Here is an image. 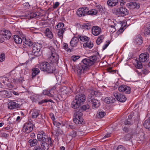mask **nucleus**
Returning a JSON list of instances; mask_svg holds the SVG:
<instances>
[{
	"instance_id": "obj_15",
	"label": "nucleus",
	"mask_w": 150,
	"mask_h": 150,
	"mask_svg": "<svg viewBox=\"0 0 150 150\" xmlns=\"http://www.w3.org/2000/svg\"><path fill=\"white\" fill-rule=\"evenodd\" d=\"M47 137L46 133L43 131L39 132L37 135L38 139L40 142L46 141L47 140Z\"/></svg>"
},
{
	"instance_id": "obj_52",
	"label": "nucleus",
	"mask_w": 150,
	"mask_h": 150,
	"mask_svg": "<svg viewBox=\"0 0 150 150\" xmlns=\"http://www.w3.org/2000/svg\"><path fill=\"white\" fill-rule=\"evenodd\" d=\"M112 68H109L107 69V71L108 72L111 73L113 74L115 73L116 71L115 70H113L112 69Z\"/></svg>"
},
{
	"instance_id": "obj_13",
	"label": "nucleus",
	"mask_w": 150,
	"mask_h": 150,
	"mask_svg": "<svg viewBox=\"0 0 150 150\" xmlns=\"http://www.w3.org/2000/svg\"><path fill=\"white\" fill-rule=\"evenodd\" d=\"M33 125L31 123H25L23 127L22 130L24 132L30 133L33 129Z\"/></svg>"
},
{
	"instance_id": "obj_53",
	"label": "nucleus",
	"mask_w": 150,
	"mask_h": 150,
	"mask_svg": "<svg viewBox=\"0 0 150 150\" xmlns=\"http://www.w3.org/2000/svg\"><path fill=\"white\" fill-rule=\"evenodd\" d=\"M23 7L25 9H26L28 8L30 6V5L28 3H24L23 5Z\"/></svg>"
},
{
	"instance_id": "obj_36",
	"label": "nucleus",
	"mask_w": 150,
	"mask_h": 150,
	"mask_svg": "<svg viewBox=\"0 0 150 150\" xmlns=\"http://www.w3.org/2000/svg\"><path fill=\"white\" fill-rule=\"evenodd\" d=\"M83 46L85 47H87L89 48H91L93 46V44L91 42L87 41L83 44Z\"/></svg>"
},
{
	"instance_id": "obj_42",
	"label": "nucleus",
	"mask_w": 150,
	"mask_h": 150,
	"mask_svg": "<svg viewBox=\"0 0 150 150\" xmlns=\"http://www.w3.org/2000/svg\"><path fill=\"white\" fill-rule=\"evenodd\" d=\"M91 26L89 23H87L86 24H84L82 25V28L85 29L89 30L91 29Z\"/></svg>"
},
{
	"instance_id": "obj_16",
	"label": "nucleus",
	"mask_w": 150,
	"mask_h": 150,
	"mask_svg": "<svg viewBox=\"0 0 150 150\" xmlns=\"http://www.w3.org/2000/svg\"><path fill=\"white\" fill-rule=\"evenodd\" d=\"M118 90L120 92H125L127 94H129L131 91V88L126 85H123L120 86Z\"/></svg>"
},
{
	"instance_id": "obj_8",
	"label": "nucleus",
	"mask_w": 150,
	"mask_h": 150,
	"mask_svg": "<svg viewBox=\"0 0 150 150\" xmlns=\"http://www.w3.org/2000/svg\"><path fill=\"white\" fill-rule=\"evenodd\" d=\"M64 25L62 22L59 23L57 25L55 28L57 30V35L61 39L63 38V35L65 31L66 30L65 28H63Z\"/></svg>"
},
{
	"instance_id": "obj_54",
	"label": "nucleus",
	"mask_w": 150,
	"mask_h": 150,
	"mask_svg": "<svg viewBox=\"0 0 150 150\" xmlns=\"http://www.w3.org/2000/svg\"><path fill=\"white\" fill-rule=\"evenodd\" d=\"M70 135L72 137H75L77 135V132L76 131H73L70 134Z\"/></svg>"
},
{
	"instance_id": "obj_32",
	"label": "nucleus",
	"mask_w": 150,
	"mask_h": 150,
	"mask_svg": "<svg viewBox=\"0 0 150 150\" xmlns=\"http://www.w3.org/2000/svg\"><path fill=\"white\" fill-rule=\"evenodd\" d=\"M143 125L145 128L150 130V119L145 120L144 123Z\"/></svg>"
},
{
	"instance_id": "obj_44",
	"label": "nucleus",
	"mask_w": 150,
	"mask_h": 150,
	"mask_svg": "<svg viewBox=\"0 0 150 150\" xmlns=\"http://www.w3.org/2000/svg\"><path fill=\"white\" fill-rule=\"evenodd\" d=\"M91 95H95L96 97H98V95H99L100 92H98L97 91H91Z\"/></svg>"
},
{
	"instance_id": "obj_55",
	"label": "nucleus",
	"mask_w": 150,
	"mask_h": 150,
	"mask_svg": "<svg viewBox=\"0 0 150 150\" xmlns=\"http://www.w3.org/2000/svg\"><path fill=\"white\" fill-rule=\"evenodd\" d=\"M33 150H42V149L40 145H37L34 147Z\"/></svg>"
},
{
	"instance_id": "obj_31",
	"label": "nucleus",
	"mask_w": 150,
	"mask_h": 150,
	"mask_svg": "<svg viewBox=\"0 0 150 150\" xmlns=\"http://www.w3.org/2000/svg\"><path fill=\"white\" fill-rule=\"evenodd\" d=\"M45 35L48 38L52 39L53 38V34L50 31L49 28H46L45 32Z\"/></svg>"
},
{
	"instance_id": "obj_56",
	"label": "nucleus",
	"mask_w": 150,
	"mask_h": 150,
	"mask_svg": "<svg viewBox=\"0 0 150 150\" xmlns=\"http://www.w3.org/2000/svg\"><path fill=\"white\" fill-rule=\"evenodd\" d=\"M1 137L6 138L8 136V134L4 132H2L1 134Z\"/></svg>"
},
{
	"instance_id": "obj_1",
	"label": "nucleus",
	"mask_w": 150,
	"mask_h": 150,
	"mask_svg": "<svg viewBox=\"0 0 150 150\" xmlns=\"http://www.w3.org/2000/svg\"><path fill=\"white\" fill-rule=\"evenodd\" d=\"M32 48V52L30 51V49L26 48L25 49V51L29 55V58L30 59L32 60L35 58V56H40L42 54V51H40L41 48V46L40 44H34L33 45V47H31Z\"/></svg>"
},
{
	"instance_id": "obj_23",
	"label": "nucleus",
	"mask_w": 150,
	"mask_h": 150,
	"mask_svg": "<svg viewBox=\"0 0 150 150\" xmlns=\"http://www.w3.org/2000/svg\"><path fill=\"white\" fill-rule=\"evenodd\" d=\"M10 91L3 90L0 91V96L2 98H9L11 96L9 93H10Z\"/></svg>"
},
{
	"instance_id": "obj_17",
	"label": "nucleus",
	"mask_w": 150,
	"mask_h": 150,
	"mask_svg": "<svg viewBox=\"0 0 150 150\" xmlns=\"http://www.w3.org/2000/svg\"><path fill=\"white\" fill-rule=\"evenodd\" d=\"M8 108L11 110H13L19 108L21 106L20 104L12 100L10 101L8 103Z\"/></svg>"
},
{
	"instance_id": "obj_38",
	"label": "nucleus",
	"mask_w": 150,
	"mask_h": 150,
	"mask_svg": "<svg viewBox=\"0 0 150 150\" xmlns=\"http://www.w3.org/2000/svg\"><path fill=\"white\" fill-rule=\"evenodd\" d=\"M104 38V36L101 35L98 37L96 40V42L97 44L99 45L102 42V40Z\"/></svg>"
},
{
	"instance_id": "obj_39",
	"label": "nucleus",
	"mask_w": 150,
	"mask_h": 150,
	"mask_svg": "<svg viewBox=\"0 0 150 150\" xmlns=\"http://www.w3.org/2000/svg\"><path fill=\"white\" fill-rule=\"evenodd\" d=\"M61 92L63 94H67L69 92V88L64 86L61 90Z\"/></svg>"
},
{
	"instance_id": "obj_4",
	"label": "nucleus",
	"mask_w": 150,
	"mask_h": 150,
	"mask_svg": "<svg viewBox=\"0 0 150 150\" xmlns=\"http://www.w3.org/2000/svg\"><path fill=\"white\" fill-rule=\"evenodd\" d=\"M49 54L47 56V60L52 63H55L57 64L59 59L58 54L56 53L55 50L52 48L50 50Z\"/></svg>"
},
{
	"instance_id": "obj_26",
	"label": "nucleus",
	"mask_w": 150,
	"mask_h": 150,
	"mask_svg": "<svg viewBox=\"0 0 150 150\" xmlns=\"http://www.w3.org/2000/svg\"><path fill=\"white\" fill-rule=\"evenodd\" d=\"M142 37L140 35H138L135 39L134 43L138 45H140L142 43Z\"/></svg>"
},
{
	"instance_id": "obj_9",
	"label": "nucleus",
	"mask_w": 150,
	"mask_h": 150,
	"mask_svg": "<svg viewBox=\"0 0 150 150\" xmlns=\"http://www.w3.org/2000/svg\"><path fill=\"white\" fill-rule=\"evenodd\" d=\"M99 56L93 55L90 57V58L85 59L86 60H87L88 63L90 66H91L94 64L95 62H98L99 61Z\"/></svg>"
},
{
	"instance_id": "obj_64",
	"label": "nucleus",
	"mask_w": 150,
	"mask_h": 150,
	"mask_svg": "<svg viewBox=\"0 0 150 150\" xmlns=\"http://www.w3.org/2000/svg\"><path fill=\"white\" fill-rule=\"evenodd\" d=\"M125 4V3L123 0H121L120 1V4L121 6H123Z\"/></svg>"
},
{
	"instance_id": "obj_20",
	"label": "nucleus",
	"mask_w": 150,
	"mask_h": 150,
	"mask_svg": "<svg viewBox=\"0 0 150 150\" xmlns=\"http://www.w3.org/2000/svg\"><path fill=\"white\" fill-rule=\"evenodd\" d=\"M91 102L93 109H96L99 107L100 105L99 100L95 99H91Z\"/></svg>"
},
{
	"instance_id": "obj_27",
	"label": "nucleus",
	"mask_w": 150,
	"mask_h": 150,
	"mask_svg": "<svg viewBox=\"0 0 150 150\" xmlns=\"http://www.w3.org/2000/svg\"><path fill=\"white\" fill-rule=\"evenodd\" d=\"M23 42L26 45H27L29 47L28 48V49H30V47L33 45V42L31 41L29 39H26V38L23 39Z\"/></svg>"
},
{
	"instance_id": "obj_40",
	"label": "nucleus",
	"mask_w": 150,
	"mask_h": 150,
	"mask_svg": "<svg viewBox=\"0 0 150 150\" xmlns=\"http://www.w3.org/2000/svg\"><path fill=\"white\" fill-rule=\"evenodd\" d=\"M48 93H49V96L50 97H53L54 96V95L55 94L56 91L54 89H51L50 90L49 92H47Z\"/></svg>"
},
{
	"instance_id": "obj_18",
	"label": "nucleus",
	"mask_w": 150,
	"mask_h": 150,
	"mask_svg": "<svg viewBox=\"0 0 150 150\" xmlns=\"http://www.w3.org/2000/svg\"><path fill=\"white\" fill-rule=\"evenodd\" d=\"M149 54L147 53H142L139 56V61L142 62H145L146 61H148L149 60Z\"/></svg>"
},
{
	"instance_id": "obj_61",
	"label": "nucleus",
	"mask_w": 150,
	"mask_h": 150,
	"mask_svg": "<svg viewBox=\"0 0 150 150\" xmlns=\"http://www.w3.org/2000/svg\"><path fill=\"white\" fill-rule=\"evenodd\" d=\"M124 123L125 125H129L131 124L130 122L127 120H125L124 122Z\"/></svg>"
},
{
	"instance_id": "obj_63",
	"label": "nucleus",
	"mask_w": 150,
	"mask_h": 150,
	"mask_svg": "<svg viewBox=\"0 0 150 150\" xmlns=\"http://www.w3.org/2000/svg\"><path fill=\"white\" fill-rule=\"evenodd\" d=\"M123 130L125 132H127L129 131V129L126 127H124L123 129Z\"/></svg>"
},
{
	"instance_id": "obj_51",
	"label": "nucleus",
	"mask_w": 150,
	"mask_h": 150,
	"mask_svg": "<svg viewBox=\"0 0 150 150\" xmlns=\"http://www.w3.org/2000/svg\"><path fill=\"white\" fill-rule=\"evenodd\" d=\"M142 62H137V65L136 66V68L138 69H141L142 68V66L141 63Z\"/></svg>"
},
{
	"instance_id": "obj_28",
	"label": "nucleus",
	"mask_w": 150,
	"mask_h": 150,
	"mask_svg": "<svg viewBox=\"0 0 150 150\" xmlns=\"http://www.w3.org/2000/svg\"><path fill=\"white\" fill-rule=\"evenodd\" d=\"M38 68H39L37 66L35 67V68L32 69L33 72L32 74V76L33 78L35 77L36 75L38 74L40 72V71Z\"/></svg>"
},
{
	"instance_id": "obj_46",
	"label": "nucleus",
	"mask_w": 150,
	"mask_h": 150,
	"mask_svg": "<svg viewBox=\"0 0 150 150\" xmlns=\"http://www.w3.org/2000/svg\"><path fill=\"white\" fill-rule=\"evenodd\" d=\"M68 44L67 43L64 44L63 47L64 49L66 50L67 51L70 52L71 51V49L68 47Z\"/></svg>"
},
{
	"instance_id": "obj_34",
	"label": "nucleus",
	"mask_w": 150,
	"mask_h": 150,
	"mask_svg": "<svg viewBox=\"0 0 150 150\" xmlns=\"http://www.w3.org/2000/svg\"><path fill=\"white\" fill-rule=\"evenodd\" d=\"M31 146L33 147L37 145L38 143V140L36 139H30L28 141Z\"/></svg>"
},
{
	"instance_id": "obj_3",
	"label": "nucleus",
	"mask_w": 150,
	"mask_h": 150,
	"mask_svg": "<svg viewBox=\"0 0 150 150\" xmlns=\"http://www.w3.org/2000/svg\"><path fill=\"white\" fill-rule=\"evenodd\" d=\"M37 67L41 71L48 73H54L56 71L55 67L52 65V64L50 65L47 62L38 64L37 65Z\"/></svg>"
},
{
	"instance_id": "obj_41",
	"label": "nucleus",
	"mask_w": 150,
	"mask_h": 150,
	"mask_svg": "<svg viewBox=\"0 0 150 150\" xmlns=\"http://www.w3.org/2000/svg\"><path fill=\"white\" fill-rule=\"evenodd\" d=\"M89 108V106L88 104L83 105L81 107V110L82 111L87 110Z\"/></svg>"
},
{
	"instance_id": "obj_37",
	"label": "nucleus",
	"mask_w": 150,
	"mask_h": 150,
	"mask_svg": "<svg viewBox=\"0 0 150 150\" xmlns=\"http://www.w3.org/2000/svg\"><path fill=\"white\" fill-rule=\"evenodd\" d=\"M105 115V113L104 112H99L98 113L96 117L98 118H103Z\"/></svg>"
},
{
	"instance_id": "obj_48",
	"label": "nucleus",
	"mask_w": 150,
	"mask_h": 150,
	"mask_svg": "<svg viewBox=\"0 0 150 150\" xmlns=\"http://www.w3.org/2000/svg\"><path fill=\"white\" fill-rule=\"evenodd\" d=\"M131 138V135L129 134H127L125 135L124 137V139L125 141L129 140Z\"/></svg>"
},
{
	"instance_id": "obj_29",
	"label": "nucleus",
	"mask_w": 150,
	"mask_h": 150,
	"mask_svg": "<svg viewBox=\"0 0 150 150\" xmlns=\"http://www.w3.org/2000/svg\"><path fill=\"white\" fill-rule=\"evenodd\" d=\"M40 114L39 110H34L32 111V116L33 118H35Z\"/></svg>"
},
{
	"instance_id": "obj_33",
	"label": "nucleus",
	"mask_w": 150,
	"mask_h": 150,
	"mask_svg": "<svg viewBox=\"0 0 150 150\" xmlns=\"http://www.w3.org/2000/svg\"><path fill=\"white\" fill-rule=\"evenodd\" d=\"M98 11L96 9H93L89 10L88 8L87 15H95L97 14Z\"/></svg>"
},
{
	"instance_id": "obj_62",
	"label": "nucleus",
	"mask_w": 150,
	"mask_h": 150,
	"mask_svg": "<svg viewBox=\"0 0 150 150\" xmlns=\"http://www.w3.org/2000/svg\"><path fill=\"white\" fill-rule=\"evenodd\" d=\"M110 134L108 133L107 134H106L104 137V138H108L109 137H110Z\"/></svg>"
},
{
	"instance_id": "obj_14",
	"label": "nucleus",
	"mask_w": 150,
	"mask_h": 150,
	"mask_svg": "<svg viewBox=\"0 0 150 150\" xmlns=\"http://www.w3.org/2000/svg\"><path fill=\"white\" fill-rule=\"evenodd\" d=\"M113 94L117 100L121 102H124L126 100L127 98L125 96L118 92H114Z\"/></svg>"
},
{
	"instance_id": "obj_45",
	"label": "nucleus",
	"mask_w": 150,
	"mask_h": 150,
	"mask_svg": "<svg viewBox=\"0 0 150 150\" xmlns=\"http://www.w3.org/2000/svg\"><path fill=\"white\" fill-rule=\"evenodd\" d=\"M97 9L100 13L103 12V9L102 6L100 5H97L96 6Z\"/></svg>"
},
{
	"instance_id": "obj_12",
	"label": "nucleus",
	"mask_w": 150,
	"mask_h": 150,
	"mask_svg": "<svg viewBox=\"0 0 150 150\" xmlns=\"http://www.w3.org/2000/svg\"><path fill=\"white\" fill-rule=\"evenodd\" d=\"M87 10L88 8L86 7L79 8L77 11V14L79 17L87 15Z\"/></svg>"
},
{
	"instance_id": "obj_47",
	"label": "nucleus",
	"mask_w": 150,
	"mask_h": 150,
	"mask_svg": "<svg viewBox=\"0 0 150 150\" xmlns=\"http://www.w3.org/2000/svg\"><path fill=\"white\" fill-rule=\"evenodd\" d=\"M80 57L79 56H73L71 57V60L75 62Z\"/></svg>"
},
{
	"instance_id": "obj_49",
	"label": "nucleus",
	"mask_w": 150,
	"mask_h": 150,
	"mask_svg": "<svg viewBox=\"0 0 150 150\" xmlns=\"http://www.w3.org/2000/svg\"><path fill=\"white\" fill-rule=\"evenodd\" d=\"M5 58V56L4 54H1L0 55V62H2L4 61Z\"/></svg>"
},
{
	"instance_id": "obj_59",
	"label": "nucleus",
	"mask_w": 150,
	"mask_h": 150,
	"mask_svg": "<svg viewBox=\"0 0 150 150\" xmlns=\"http://www.w3.org/2000/svg\"><path fill=\"white\" fill-rule=\"evenodd\" d=\"M59 3L58 2H56L55 4H54L53 6V8H56L59 5Z\"/></svg>"
},
{
	"instance_id": "obj_30",
	"label": "nucleus",
	"mask_w": 150,
	"mask_h": 150,
	"mask_svg": "<svg viewBox=\"0 0 150 150\" xmlns=\"http://www.w3.org/2000/svg\"><path fill=\"white\" fill-rule=\"evenodd\" d=\"M13 39L15 42L18 44H20L23 41V39H22L18 35H14Z\"/></svg>"
},
{
	"instance_id": "obj_19",
	"label": "nucleus",
	"mask_w": 150,
	"mask_h": 150,
	"mask_svg": "<svg viewBox=\"0 0 150 150\" xmlns=\"http://www.w3.org/2000/svg\"><path fill=\"white\" fill-rule=\"evenodd\" d=\"M92 31L94 35L98 36L101 33V30L100 28L98 26H93L92 28Z\"/></svg>"
},
{
	"instance_id": "obj_2",
	"label": "nucleus",
	"mask_w": 150,
	"mask_h": 150,
	"mask_svg": "<svg viewBox=\"0 0 150 150\" xmlns=\"http://www.w3.org/2000/svg\"><path fill=\"white\" fill-rule=\"evenodd\" d=\"M86 99V96L83 94L81 93L77 95L71 103V107L74 109L79 108Z\"/></svg>"
},
{
	"instance_id": "obj_35",
	"label": "nucleus",
	"mask_w": 150,
	"mask_h": 150,
	"mask_svg": "<svg viewBox=\"0 0 150 150\" xmlns=\"http://www.w3.org/2000/svg\"><path fill=\"white\" fill-rule=\"evenodd\" d=\"M79 38L80 40L83 42L88 41L90 39L89 38L86 36L78 35Z\"/></svg>"
},
{
	"instance_id": "obj_24",
	"label": "nucleus",
	"mask_w": 150,
	"mask_h": 150,
	"mask_svg": "<svg viewBox=\"0 0 150 150\" xmlns=\"http://www.w3.org/2000/svg\"><path fill=\"white\" fill-rule=\"evenodd\" d=\"M1 34L6 39L8 40L11 36V34L10 32L7 30H4L2 32Z\"/></svg>"
},
{
	"instance_id": "obj_6",
	"label": "nucleus",
	"mask_w": 150,
	"mask_h": 150,
	"mask_svg": "<svg viewBox=\"0 0 150 150\" xmlns=\"http://www.w3.org/2000/svg\"><path fill=\"white\" fill-rule=\"evenodd\" d=\"M83 115L82 113L80 111H77L75 113L73 121L76 124H84L85 121L82 117Z\"/></svg>"
},
{
	"instance_id": "obj_21",
	"label": "nucleus",
	"mask_w": 150,
	"mask_h": 150,
	"mask_svg": "<svg viewBox=\"0 0 150 150\" xmlns=\"http://www.w3.org/2000/svg\"><path fill=\"white\" fill-rule=\"evenodd\" d=\"M126 6L130 9H133L134 8H139V5L136 2H129L127 3Z\"/></svg>"
},
{
	"instance_id": "obj_10",
	"label": "nucleus",
	"mask_w": 150,
	"mask_h": 150,
	"mask_svg": "<svg viewBox=\"0 0 150 150\" xmlns=\"http://www.w3.org/2000/svg\"><path fill=\"white\" fill-rule=\"evenodd\" d=\"M41 13L38 12H35V13L32 12L30 13V14H26L25 15H23L20 16L21 17H22V18L24 19H27L29 18H38L41 16Z\"/></svg>"
},
{
	"instance_id": "obj_5",
	"label": "nucleus",
	"mask_w": 150,
	"mask_h": 150,
	"mask_svg": "<svg viewBox=\"0 0 150 150\" xmlns=\"http://www.w3.org/2000/svg\"><path fill=\"white\" fill-rule=\"evenodd\" d=\"M87 60L84 59H83L81 63L79 64L76 68L77 72L79 74L84 73L85 71L88 70L90 67Z\"/></svg>"
},
{
	"instance_id": "obj_57",
	"label": "nucleus",
	"mask_w": 150,
	"mask_h": 150,
	"mask_svg": "<svg viewBox=\"0 0 150 150\" xmlns=\"http://www.w3.org/2000/svg\"><path fill=\"white\" fill-rule=\"evenodd\" d=\"M105 101L107 103H111V98H110V97H107L105 98Z\"/></svg>"
},
{
	"instance_id": "obj_58",
	"label": "nucleus",
	"mask_w": 150,
	"mask_h": 150,
	"mask_svg": "<svg viewBox=\"0 0 150 150\" xmlns=\"http://www.w3.org/2000/svg\"><path fill=\"white\" fill-rule=\"evenodd\" d=\"M110 43V42H109V41H108L107 44H105L103 46V50H105L107 47L108 46V45H109Z\"/></svg>"
},
{
	"instance_id": "obj_25",
	"label": "nucleus",
	"mask_w": 150,
	"mask_h": 150,
	"mask_svg": "<svg viewBox=\"0 0 150 150\" xmlns=\"http://www.w3.org/2000/svg\"><path fill=\"white\" fill-rule=\"evenodd\" d=\"M119 0H108L107 1V4L110 6H115L117 5Z\"/></svg>"
},
{
	"instance_id": "obj_11",
	"label": "nucleus",
	"mask_w": 150,
	"mask_h": 150,
	"mask_svg": "<svg viewBox=\"0 0 150 150\" xmlns=\"http://www.w3.org/2000/svg\"><path fill=\"white\" fill-rule=\"evenodd\" d=\"M52 144V141L50 137L47 138V140L44 142L40 143V145L42 149L44 150H48L50 146L49 144Z\"/></svg>"
},
{
	"instance_id": "obj_7",
	"label": "nucleus",
	"mask_w": 150,
	"mask_h": 150,
	"mask_svg": "<svg viewBox=\"0 0 150 150\" xmlns=\"http://www.w3.org/2000/svg\"><path fill=\"white\" fill-rule=\"evenodd\" d=\"M113 13L118 16H124L129 13L128 11L125 7H121L113 10Z\"/></svg>"
},
{
	"instance_id": "obj_22",
	"label": "nucleus",
	"mask_w": 150,
	"mask_h": 150,
	"mask_svg": "<svg viewBox=\"0 0 150 150\" xmlns=\"http://www.w3.org/2000/svg\"><path fill=\"white\" fill-rule=\"evenodd\" d=\"M79 41V38L76 37H74L71 40L70 44L71 47H74L77 46Z\"/></svg>"
},
{
	"instance_id": "obj_60",
	"label": "nucleus",
	"mask_w": 150,
	"mask_h": 150,
	"mask_svg": "<svg viewBox=\"0 0 150 150\" xmlns=\"http://www.w3.org/2000/svg\"><path fill=\"white\" fill-rule=\"evenodd\" d=\"M124 30H123V28H122L121 29H120L117 32V33L118 34H119L120 33H122L123 32Z\"/></svg>"
},
{
	"instance_id": "obj_50",
	"label": "nucleus",
	"mask_w": 150,
	"mask_h": 150,
	"mask_svg": "<svg viewBox=\"0 0 150 150\" xmlns=\"http://www.w3.org/2000/svg\"><path fill=\"white\" fill-rule=\"evenodd\" d=\"M117 150H126V149L123 146L120 145L117 148Z\"/></svg>"
},
{
	"instance_id": "obj_43",
	"label": "nucleus",
	"mask_w": 150,
	"mask_h": 150,
	"mask_svg": "<svg viewBox=\"0 0 150 150\" xmlns=\"http://www.w3.org/2000/svg\"><path fill=\"white\" fill-rule=\"evenodd\" d=\"M23 81V78L22 77H20L19 78L15 79H13V81L17 83H21Z\"/></svg>"
}]
</instances>
